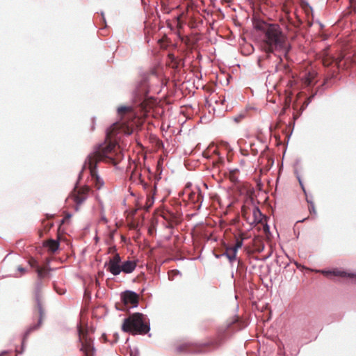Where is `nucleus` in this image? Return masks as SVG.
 <instances>
[{
    "label": "nucleus",
    "mask_w": 356,
    "mask_h": 356,
    "mask_svg": "<svg viewBox=\"0 0 356 356\" xmlns=\"http://www.w3.org/2000/svg\"><path fill=\"white\" fill-rule=\"evenodd\" d=\"M120 113V120L113 124L107 130L104 143L88 156L84 163V166L89 169L92 184L97 190L104 185V180L97 175V163L102 161L114 165L119 163L124 155L120 150L118 140L124 134H131L141 124L140 118L135 115V113Z\"/></svg>",
    "instance_id": "nucleus-1"
},
{
    "label": "nucleus",
    "mask_w": 356,
    "mask_h": 356,
    "mask_svg": "<svg viewBox=\"0 0 356 356\" xmlns=\"http://www.w3.org/2000/svg\"><path fill=\"white\" fill-rule=\"evenodd\" d=\"M258 27L264 32V48L267 54L273 53L274 51L286 52V37L278 24H264Z\"/></svg>",
    "instance_id": "nucleus-2"
},
{
    "label": "nucleus",
    "mask_w": 356,
    "mask_h": 356,
    "mask_svg": "<svg viewBox=\"0 0 356 356\" xmlns=\"http://www.w3.org/2000/svg\"><path fill=\"white\" fill-rule=\"evenodd\" d=\"M225 334L218 332L216 337L203 343H184L177 348L179 353H204L218 348L223 342Z\"/></svg>",
    "instance_id": "nucleus-3"
},
{
    "label": "nucleus",
    "mask_w": 356,
    "mask_h": 356,
    "mask_svg": "<svg viewBox=\"0 0 356 356\" xmlns=\"http://www.w3.org/2000/svg\"><path fill=\"white\" fill-rule=\"evenodd\" d=\"M122 330L131 334H145L149 331V325L143 314L134 313L124 320Z\"/></svg>",
    "instance_id": "nucleus-4"
},
{
    "label": "nucleus",
    "mask_w": 356,
    "mask_h": 356,
    "mask_svg": "<svg viewBox=\"0 0 356 356\" xmlns=\"http://www.w3.org/2000/svg\"><path fill=\"white\" fill-rule=\"evenodd\" d=\"M107 270L113 275H118L121 272L131 273L136 268L137 263L134 260H128L122 262L121 257L118 253H115L113 257L109 259L108 263L105 264Z\"/></svg>",
    "instance_id": "nucleus-5"
},
{
    "label": "nucleus",
    "mask_w": 356,
    "mask_h": 356,
    "mask_svg": "<svg viewBox=\"0 0 356 356\" xmlns=\"http://www.w3.org/2000/svg\"><path fill=\"white\" fill-rule=\"evenodd\" d=\"M78 332L81 343L80 351L83 353V356H94L95 350L92 340L88 336V332L80 326Z\"/></svg>",
    "instance_id": "nucleus-6"
},
{
    "label": "nucleus",
    "mask_w": 356,
    "mask_h": 356,
    "mask_svg": "<svg viewBox=\"0 0 356 356\" xmlns=\"http://www.w3.org/2000/svg\"><path fill=\"white\" fill-rule=\"evenodd\" d=\"M35 312H36L35 315H36L38 322L36 324H33V325H30L26 329V330L24 332V337H23L22 344L24 343V341L28 339L30 334L32 332L38 330L42 323L44 316V312L42 301L40 300V299L38 297H37V298H36Z\"/></svg>",
    "instance_id": "nucleus-7"
},
{
    "label": "nucleus",
    "mask_w": 356,
    "mask_h": 356,
    "mask_svg": "<svg viewBox=\"0 0 356 356\" xmlns=\"http://www.w3.org/2000/svg\"><path fill=\"white\" fill-rule=\"evenodd\" d=\"M183 200H188L193 204L202 203L203 196L199 188L196 187L194 190L191 188V184H188L182 191ZM201 204H199L200 207Z\"/></svg>",
    "instance_id": "nucleus-8"
},
{
    "label": "nucleus",
    "mask_w": 356,
    "mask_h": 356,
    "mask_svg": "<svg viewBox=\"0 0 356 356\" xmlns=\"http://www.w3.org/2000/svg\"><path fill=\"white\" fill-rule=\"evenodd\" d=\"M89 191L88 186L75 189L72 194V198L77 205H80L87 199Z\"/></svg>",
    "instance_id": "nucleus-9"
},
{
    "label": "nucleus",
    "mask_w": 356,
    "mask_h": 356,
    "mask_svg": "<svg viewBox=\"0 0 356 356\" xmlns=\"http://www.w3.org/2000/svg\"><path fill=\"white\" fill-rule=\"evenodd\" d=\"M121 298L125 305H131L133 307H136L138 304V295L131 291L124 292L121 296Z\"/></svg>",
    "instance_id": "nucleus-10"
},
{
    "label": "nucleus",
    "mask_w": 356,
    "mask_h": 356,
    "mask_svg": "<svg viewBox=\"0 0 356 356\" xmlns=\"http://www.w3.org/2000/svg\"><path fill=\"white\" fill-rule=\"evenodd\" d=\"M161 216L170 225H172V223L177 224L179 221L177 215L168 210L163 211Z\"/></svg>",
    "instance_id": "nucleus-11"
},
{
    "label": "nucleus",
    "mask_w": 356,
    "mask_h": 356,
    "mask_svg": "<svg viewBox=\"0 0 356 356\" xmlns=\"http://www.w3.org/2000/svg\"><path fill=\"white\" fill-rule=\"evenodd\" d=\"M44 245L48 248L49 251L54 252L58 250L59 243L58 241L49 239L44 243Z\"/></svg>",
    "instance_id": "nucleus-12"
},
{
    "label": "nucleus",
    "mask_w": 356,
    "mask_h": 356,
    "mask_svg": "<svg viewBox=\"0 0 356 356\" xmlns=\"http://www.w3.org/2000/svg\"><path fill=\"white\" fill-rule=\"evenodd\" d=\"M322 273L326 276H328L330 275H333L334 276H339V277L348 276L349 277H351V278L355 277V275L353 274H347L346 272L341 271V270L322 271Z\"/></svg>",
    "instance_id": "nucleus-13"
},
{
    "label": "nucleus",
    "mask_w": 356,
    "mask_h": 356,
    "mask_svg": "<svg viewBox=\"0 0 356 356\" xmlns=\"http://www.w3.org/2000/svg\"><path fill=\"white\" fill-rule=\"evenodd\" d=\"M236 252H237V251L235 249L230 247V248H227L225 254L226 255V257H227L229 261L230 262H232L236 258Z\"/></svg>",
    "instance_id": "nucleus-14"
},
{
    "label": "nucleus",
    "mask_w": 356,
    "mask_h": 356,
    "mask_svg": "<svg viewBox=\"0 0 356 356\" xmlns=\"http://www.w3.org/2000/svg\"><path fill=\"white\" fill-rule=\"evenodd\" d=\"M36 273L38 274V277L39 279H43L48 275L49 270L45 266H44L41 268H38L36 269Z\"/></svg>",
    "instance_id": "nucleus-15"
},
{
    "label": "nucleus",
    "mask_w": 356,
    "mask_h": 356,
    "mask_svg": "<svg viewBox=\"0 0 356 356\" xmlns=\"http://www.w3.org/2000/svg\"><path fill=\"white\" fill-rule=\"evenodd\" d=\"M306 200L308 203V209L310 213L316 214L314 202L306 195Z\"/></svg>",
    "instance_id": "nucleus-16"
},
{
    "label": "nucleus",
    "mask_w": 356,
    "mask_h": 356,
    "mask_svg": "<svg viewBox=\"0 0 356 356\" xmlns=\"http://www.w3.org/2000/svg\"><path fill=\"white\" fill-rule=\"evenodd\" d=\"M245 115L243 113H239L236 116L232 118L231 120L235 123H240L243 119H245Z\"/></svg>",
    "instance_id": "nucleus-17"
},
{
    "label": "nucleus",
    "mask_w": 356,
    "mask_h": 356,
    "mask_svg": "<svg viewBox=\"0 0 356 356\" xmlns=\"http://www.w3.org/2000/svg\"><path fill=\"white\" fill-rule=\"evenodd\" d=\"M42 225H43V227H44V231L45 232H49L51 229L53 225H54L53 222H49L47 220H43L42 221Z\"/></svg>",
    "instance_id": "nucleus-18"
},
{
    "label": "nucleus",
    "mask_w": 356,
    "mask_h": 356,
    "mask_svg": "<svg viewBox=\"0 0 356 356\" xmlns=\"http://www.w3.org/2000/svg\"><path fill=\"white\" fill-rule=\"evenodd\" d=\"M244 238L243 237V234L240 236V238L236 239V244L234 247H232L234 249H235L236 251L238 249L241 248L243 245V240Z\"/></svg>",
    "instance_id": "nucleus-19"
},
{
    "label": "nucleus",
    "mask_w": 356,
    "mask_h": 356,
    "mask_svg": "<svg viewBox=\"0 0 356 356\" xmlns=\"http://www.w3.org/2000/svg\"><path fill=\"white\" fill-rule=\"evenodd\" d=\"M29 265H30L32 268H35V270H36L38 268H41L40 266H39L38 261H37L35 259H34L33 258H31V259H29Z\"/></svg>",
    "instance_id": "nucleus-20"
},
{
    "label": "nucleus",
    "mask_w": 356,
    "mask_h": 356,
    "mask_svg": "<svg viewBox=\"0 0 356 356\" xmlns=\"http://www.w3.org/2000/svg\"><path fill=\"white\" fill-rule=\"evenodd\" d=\"M179 274V271L177 270H172L168 272V277L169 279L172 280L174 279V277L177 275Z\"/></svg>",
    "instance_id": "nucleus-21"
},
{
    "label": "nucleus",
    "mask_w": 356,
    "mask_h": 356,
    "mask_svg": "<svg viewBox=\"0 0 356 356\" xmlns=\"http://www.w3.org/2000/svg\"><path fill=\"white\" fill-rule=\"evenodd\" d=\"M236 171L233 170L229 172V179L232 181L234 182L236 181Z\"/></svg>",
    "instance_id": "nucleus-22"
},
{
    "label": "nucleus",
    "mask_w": 356,
    "mask_h": 356,
    "mask_svg": "<svg viewBox=\"0 0 356 356\" xmlns=\"http://www.w3.org/2000/svg\"><path fill=\"white\" fill-rule=\"evenodd\" d=\"M131 109L129 107H127V106H120L118 108L117 111H119V112L131 111Z\"/></svg>",
    "instance_id": "nucleus-23"
},
{
    "label": "nucleus",
    "mask_w": 356,
    "mask_h": 356,
    "mask_svg": "<svg viewBox=\"0 0 356 356\" xmlns=\"http://www.w3.org/2000/svg\"><path fill=\"white\" fill-rule=\"evenodd\" d=\"M17 270L20 273L19 275H15V277H19L21 276L22 275L26 273V269L22 266H18L17 267Z\"/></svg>",
    "instance_id": "nucleus-24"
},
{
    "label": "nucleus",
    "mask_w": 356,
    "mask_h": 356,
    "mask_svg": "<svg viewBox=\"0 0 356 356\" xmlns=\"http://www.w3.org/2000/svg\"><path fill=\"white\" fill-rule=\"evenodd\" d=\"M253 215L254 216L255 218H257V216H261V212L258 208H253Z\"/></svg>",
    "instance_id": "nucleus-25"
},
{
    "label": "nucleus",
    "mask_w": 356,
    "mask_h": 356,
    "mask_svg": "<svg viewBox=\"0 0 356 356\" xmlns=\"http://www.w3.org/2000/svg\"><path fill=\"white\" fill-rule=\"evenodd\" d=\"M312 78L309 76L305 77L303 79V82L307 85H310L312 83Z\"/></svg>",
    "instance_id": "nucleus-26"
},
{
    "label": "nucleus",
    "mask_w": 356,
    "mask_h": 356,
    "mask_svg": "<svg viewBox=\"0 0 356 356\" xmlns=\"http://www.w3.org/2000/svg\"><path fill=\"white\" fill-rule=\"evenodd\" d=\"M55 289L56 292L60 295L64 294L65 293V290L63 289H58L56 286H55Z\"/></svg>",
    "instance_id": "nucleus-27"
},
{
    "label": "nucleus",
    "mask_w": 356,
    "mask_h": 356,
    "mask_svg": "<svg viewBox=\"0 0 356 356\" xmlns=\"http://www.w3.org/2000/svg\"><path fill=\"white\" fill-rule=\"evenodd\" d=\"M181 17V15H178L176 17V20H177V26H181V22H180Z\"/></svg>",
    "instance_id": "nucleus-28"
},
{
    "label": "nucleus",
    "mask_w": 356,
    "mask_h": 356,
    "mask_svg": "<svg viewBox=\"0 0 356 356\" xmlns=\"http://www.w3.org/2000/svg\"><path fill=\"white\" fill-rule=\"evenodd\" d=\"M115 251H116L115 247H111L109 248L108 252L114 253V254H115L116 253Z\"/></svg>",
    "instance_id": "nucleus-29"
},
{
    "label": "nucleus",
    "mask_w": 356,
    "mask_h": 356,
    "mask_svg": "<svg viewBox=\"0 0 356 356\" xmlns=\"http://www.w3.org/2000/svg\"><path fill=\"white\" fill-rule=\"evenodd\" d=\"M71 217V216L70 214H67L65 218L64 219L62 220L61 221V223L60 224H63L64 223V222L65 221L66 219H69Z\"/></svg>",
    "instance_id": "nucleus-30"
},
{
    "label": "nucleus",
    "mask_w": 356,
    "mask_h": 356,
    "mask_svg": "<svg viewBox=\"0 0 356 356\" xmlns=\"http://www.w3.org/2000/svg\"><path fill=\"white\" fill-rule=\"evenodd\" d=\"M42 233H43V231H40L39 232V234H40V236L42 237Z\"/></svg>",
    "instance_id": "nucleus-31"
},
{
    "label": "nucleus",
    "mask_w": 356,
    "mask_h": 356,
    "mask_svg": "<svg viewBox=\"0 0 356 356\" xmlns=\"http://www.w3.org/2000/svg\"><path fill=\"white\" fill-rule=\"evenodd\" d=\"M102 337H103V338H104V339H106V335H105V334H103Z\"/></svg>",
    "instance_id": "nucleus-32"
},
{
    "label": "nucleus",
    "mask_w": 356,
    "mask_h": 356,
    "mask_svg": "<svg viewBox=\"0 0 356 356\" xmlns=\"http://www.w3.org/2000/svg\"><path fill=\"white\" fill-rule=\"evenodd\" d=\"M302 191H304V192L305 193V188H303L302 186Z\"/></svg>",
    "instance_id": "nucleus-33"
}]
</instances>
